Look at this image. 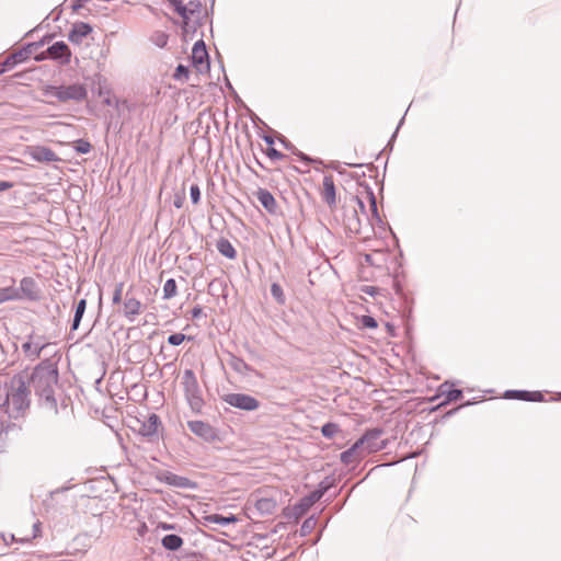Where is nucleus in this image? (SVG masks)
I'll return each mask as SVG.
<instances>
[{
	"mask_svg": "<svg viewBox=\"0 0 561 561\" xmlns=\"http://www.w3.org/2000/svg\"><path fill=\"white\" fill-rule=\"evenodd\" d=\"M57 381L58 373L50 365L37 366L31 376V382L35 391L47 399L51 396L53 388Z\"/></svg>",
	"mask_w": 561,
	"mask_h": 561,
	"instance_id": "1",
	"label": "nucleus"
},
{
	"mask_svg": "<svg viewBox=\"0 0 561 561\" xmlns=\"http://www.w3.org/2000/svg\"><path fill=\"white\" fill-rule=\"evenodd\" d=\"M30 390L26 385V376L19 374L11 379L10 389L7 394V403L13 410L20 412L28 405Z\"/></svg>",
	"mask_w": 561,
	"mask_h": 561,
	"instance_id": "2",
	"label": "nucleus"
},
{
	"mask_svg": "<svg viewBox=\"0 0 561 561\" xmlns=\"http://www.w3.org/2000/svg\"><path fill=\"white\" fill-rule=\"evenodd\" d=\"M49 94L57 98L60 102L81 101L87 96V90L82 84L53 87Z\"/></svg>",
	"mask_w": 561,
	"mask_h": 561,
	"instance_id": "3",
	"label": "nucleus"
},
{
	"mask_svg": "<svg viewBox=\"0 0 561 561\" xmlns=\"http://www.w3.org/2000/svg\"><path fill=\"white\" fill-rule=\"evenodd\" d=\"M381 431H368L356 444L360 449L359 456H367L385 448V443L380 439Z\"/></svg>",
	"mask_w": 561,
	"mask_h": 561,
	"instance_id": "4",
	"label": "nucleus"
},
{
	"mask_svg": "<svg viewBox=\"0 0 561 561\" xmlns=\"http://www.w3.org/2000/svg\"><path fill=\"white\" fill-rule=\"evenodd\" d=\"M354 201L359 207L362 214L367 218H378L376 197L371 191L365 188L362 195H357Z\"/></svg>",
	"mask_w": 561,
	"mask_h": 561,
	"instance_id": "5",
	"label": "nucleus"
},
{
	"mask_svg": "<svg viewBox=\"0 0 561 561\" xmlns=\"http://www.w3.org/2000/svg\"><path fill=\"white\" fill-rule=\"evenodd\" d=\"M224 401L231 407L245 411L256 410L260 405L255 398L244 393H228L224 397Z\"/></svg>",
	"mask_w": 561,
	"mask_h": 561,
	"instance_id": "6",
	"label": "nucleus"
},
{
	"mask_svg": "<svg viewBox=\"0 0 561 561\" xmlns=\"http://www.w3.org/2000/svg\"><path fill=\"white\" fill-rule=\"evenodd\" d=\"M192 64L197 72L209 70L208 53L203 41L196 42L192 48Z\"/></svg>",
	"mask_w": 561,
	"mask_h": 561,
	"instance_id": "7",
	"label": "nucleus"
},
{
	"mask_svg": "<svg viewBox=\"0 0 561 561\" xmlns=\"http://www.w3.org/2000/svg\"><path fill=\"white\" fill-rule=\"evenodd\" d=\"M145 305L134 296L126 295L123 305L122 313L128 321H134L136 317L142 313Z\"/></svg>",
	"mask_w": 561,
	"mask_h": 561,
	"instance_id": "8",
	"label": "nucleus"
},
{
	"mask_svg": "<svg viewBox=\"0 0 561 561\" xmlns=\"http://www.w3.org/2000/svg\"><path fill=\"white\" fill-rule=\"evenodd\" d=\"M25 153L37 162H56L59 161L57 154L45 146H30L25 149Z\"/></svg>",
	"mask_w": 561,
	"mask_h": 561,
	"instance_id": "9",
	"label": "nucleus"
},
{
	"mask_svg": "<svg viewBox=\"0 0 561 561\" xmlns=\"http://www.w3.org/2000/svg\"><path fill=\"white\" fill-rule=\"evenodd\" d=\"M320 195L331 209H334L336 207V190L334 179L332 175H325L323 178L322 186L320 188Z\"/></svg>",
	"mask_w": 561,
	"mask_h": 561,
	"instance_id": "10",
	"label": "nucleus"
},
{
	"mask_svg": "<svg viewBox=\"0 0 561 561\" xmlns=\"http://www.w3.org/2000/svg\"><path fill=\"white\" fill-rule=\"evenodd\" d=\"M440 397H444V400L438 404V407L459 400L462 397V391L459 389H453L451 385L445 382L440 385V387L438 388V394L434 397L432 400H435L436 398Z\"/></svg>",
	"mask_w": 561,
	"mask_h": 561,
	"instance_id": "11",
	"label": "nucleus"
},
{
	"mask_svg": "<svg viewBox=\"0 0 561 561\" xmlns=\"http://www.w3.org/2000/svg\"><path fill=\"white\" fill-rule=\"evenodd\" d=\"M255 196L257 201L262 204V206L268 211L270 214L274 215L277 213V202L275 197L265 188H259L255 192Z\"/></svg>",
	"mask_w": 561,
	"mask_h": 561,
	"instance_id": "12",
	"label": "nucleus"
},
{
	"mask_svg": "<svg viewBox=\"0 0 561 561\" xmlns=\"http://www.w3.org/2000/svg\"><path fill=\"white\" fill-rule=\"evenodd\" d=\"M171 5L174 7L176 13L183 19V30L186 31L191 15L195 12V9H197L198 5L193 2H190L188 5H184L182 0H176V2H173Z\"/></svg>",
	"mask_w": 561,
	"mask_h": 561,
	"instance_id": "13",
	"label": "nucleus"
},
{
	"mask_svg": "<svg viewBox=\"0 0 561 561\" xmlns=\"http://www.w3.org/2000/svg\"><path fill=\"white\" fill-rule=\"evenodd\" d=\"M47 54L54 59L64 58L65 62H69L71 56L69 47L64 42H56L49 46L47 48Z\"/></svg>",
	"mask_w": 561,
	"mask_h": 561,
	"instance_id": "14",
	"label": "nucleus"
},
{
	"mask_svg": "<svg viewBox=\"0 0 561 561\" xmlns=\"http://www.w3.org/2000/svg\"><path fill=\"white\" fill-rule=\"evenodd\" d=\"M92 32L89 24L80 22L76 23L69 33V41L76 44H80L82 38L88 36Z\"/></svg>",
	"mask_w": 561,
	"mask_h": 561,
	"instance_id": "15",
	"label": "nucleus"
},
{
	"mask_svg": "<svg viewBox=\"0 0 561 561\" xmlns=\"http://www.w3.org/2000/svg\"><path fill=\"white\" fill-rule=\"evenodd\" d=\"M158 426H159V417H158V415L151 414L148 417V421L142 424V426L140 427L139 432L144 436H152V435L157 434Z\"/></svg>",
	"mask_w": 561,
	"mask_h": 561,
	"instance_id": "16",
	"label": "nucleus"
},
{
	"mask_svg": "<svg viewBox=\"0 0 561 561\" xmlns=\"http://www.w3.org/2000/svg\"><path fill=\"white\" fill-rule=\"evenodd\" d=\"M217 250L228 259H236L237 251L228 239L221 238L217 241Z\"/></svg>",
	"mask_w": 561,
	"mask_h": 561,
	"instance_id": "17",
	"label": "nucleus"
},
{
	"mask_svg": "<svg viewBox=\"0 0 561 561\" xmlns=\"http://www.w3.org/2000/svg\"><path fill=\"white\" fill-rule=\"evenodd\" d=\"M255 507L262 514L271 515L276 511L277 504L272 499L263 497L255 502Z\"/></svg>",
	"mask_w": 561,
	"mask_h": 561,
	"instance_id": "18",
	"label": "nucleus"
},
{
	"mask_svg": "<svg viewBox=\"0 0 561 561\" xmlns=\"http://www.w3.org/2000/svg\"><path fill=\"white\" fill-rule=\"evenodd\" d=\"M21 298L22 296L20 290L13 286L0 289V305L8 301L19 300Z\"/></svg>",
	"mask_w": 561,
	"mask_h": 561,
	"instance_id": "19",
	"label": "nucleus"
},
{
	"mask_svg": "<svg viewBox=\"0 0 561 561\" xmlns=\"http://www.w3.org/2000/svg\"><path fill=\"white\" fill-rule=\"evenodd\" d=\"M187 426L191 432L203 437L209 435L211 431L210 426L203 421H190Z\"/></svg>",
	"mask_w": 561,
	"mask_h": 561,
	"instance_id": "20",
	"label": "nucleus"
},
{
	"mask_svg": "<svg viewBox=\"0 0 561 561\" xmlns=\"http://www.w3.org/2000/svg\"><path fill=\"white\" fill-rule=\"evenodd\" d=\"M263 140L265 141L266 144V149L264 150L265 154L272 159V160H280L283 159L285 156L278 151L277 149H275L274 147V139L273 137L271 136H264L263 137Z\"/></svg>",
	"mask_w": 561,
	"mask_h": 561,
	"instance_id": "21",
	"label": "nucleus"
},
{
	"mask_svg": "<svg viewBox=\"0 0 561 561\" xmlns=\"http://www.w3.org/2000/svg\"><path fill=\"white\" fill-rule=\"evenodd\" d=\"M162 546L168 550H179L183 546V539L178 535H167L162 538Z\"/></svg>",
	"mask_w": 561,
	"mask_h": 561,
	"instance_id": "22",
	"label": "nucleus"
},
{
	"mask_svg": "<svg viewBox=\"0 0 561 561\" xmlns=\"http://www.w3.org/2000/svg\"><path fill=\"white\" fill-rule=\"evenodd\" d=\"M360 449L355 443L350 449L343 451L341 454V460L344 463H351L357 459L364 458V456H359Z\"/></svg>",
	"mask_w": 561,
	"mask_h": 561,
	"instance_id": "23",
	"label": "nucleus"
},
{
	"mask_svg": "<svg viewBox=\"0 0 561 561\" xmlns=\"http://www.w3.org/2000/svg\"><path fill=\"white\" fill-rule=\"evenodd\" d=\"M204 519L207 523H215V524H221V525L233 524V523L238 522V518L232 514H230L229 516L211 514V515L205 516Z\"/></svg>",
	"mask_w": 561,
	"mask_h": 561,
	"instance_id": "24",
	"label": "nucleus"
},
{
	"mask_svg": "<svg viewBox=\"0 0 561 561\" xmlns=\"http://www.w3.org/2000/svg\"><path fill=\"white\" fill-rule=\"evenodd\" d=\"M178 294V286L173 278L168 279L163 285V298L171 299Z\"/></svg>",
	"mask_w": 561,
	"mask_h": 561,
	"instance_id": "25",
	"label": "nucleus"
},
{
	"mask_svg": "<svg viewBox=\"0 0 561 561\" xmlns=\"http://www.w3.org/2000/svg\"><path fill=\"white\" fill-rule=\"evenodd\" d=\"M85 307H87V301L85 299H81L78 305H77V308H76V313H75V318H73V323H72V329L73 330H77L78 327H79V323L81 321V318L85 311Z\"/></svg>",
	"mask_w": 561,
	"mask_h": 561,
	"instance_id": "26",
	"label": "nucleus"
},
{
	"mask_svg": "<svg viewBox=\"0 0 561 561\" xmlns=\"http://www.w3.org/2000/svg\"><path fill=\"white\" fill-rule=\"evenodd\" d=\"M20 287H21V290L24 291L27 297H31V298L34 297L33 289L35 287V282L33 278L24 277L23 279H21Z\"/></svg>",
	"mask_w": 561,
	"mask_h": 561,
	"instance_id": "27",
	"label": "nucleus"
},
{
	"mask_svg": "<svg viewBox=\"0 0 561 561\" xmlns=\"http://www.w3.org/2000/svg\"><path fill=\"white\" fill-rule=\"evenodd\" d=\"M271 294L279 305L285 304V295L282 286L277 283L271 285Z\"/></svg>",
	"mask_w": 561,
	"mask_h": 561,
	"instance_id": "28",
	"label": "nucleus"
},
{
	"mask_svg": "<svg viewBox=\"0 0 561 561\" xmlns=\"http://www.w3.org/2000/svg\"><path fill=\"white\" fill-rule=\"evenodd\" d=\"M321 432L323 436L332 438L339 432V426L334 423H327L322 426Z\"/></svg>",
	"mask_w": 561,
	"mask_h": 561,
	"instance_id": "29",
	"label": "nucleus"
},
{
	"mask_svg": "<svg viewBox=\"0 0 561 561\" xmlns=\"http://www.w3.org/2000/svg\"><path fill=\"white\" fill-rule=\"evenodd\" d=\"M73 147L79 153H88L91 150V144L83 139L75 141Z\"/></svg>",
	"mask_w": 561,
	"mask_h": 561,
	"instance_id": "30",
	"label": "nucleus"
},
{
	"mask_svg": "<svg viewBox=\"0 0 561 561\" xmlns=\"http://www.w3.org/2000/svg\"><path fill=\"white\" fill-rule=\"evenodd\" d=\"M360 323L366 329H376L378 327L377 321L370 316H363L360 318Z\"/></svg>",
	"mask_w": 561,
	"mask_h": 561,
	"instance_id": "31",
	"label": "nucleus"
},
{
	"mask_svg": "<svg viewBox=\"0 0 561 561\" xmlns=\"http://www.w3.org/2000/svg\"><path fill=\"white\" fill-rule=\"evenodd\" d=\"M186 340V336L182 333H174V334H171L169 337H168V342L171 344V345H180L181 343H183L184 341Z\"/></svg>",
	"mask_w": 561,
	"mask_h": 561,
	"instance_id": "32",
	"label": "nucleus"
},
{
	"mask_svg": "<svg viewBox=\"0 0 561 561\" xmlns=\"http://www.w3.org/2000/svg\"><path fill=\"white\" fill-rule=\"evenodd\" d=\"M191 198H192V202L193 204H198L199 202V198H201V190L198 187V185L194 184L191 186Z\"/></svg>",
	"mask_w": 561,
	"mask_h": 561,
	"instance_id": "33",
	"label": "nucleus"
},
{
	"mask_svg": "<svg viewBox=\"0 0 561 561\" xmlns=\"http://www.w3.org/2000/svg\"><path fill=\"white\" fill-rule=\"evenodd\" d=\"M123 294V283L116 285L114 294H113V304H119L122 301Z\"/></svg>",
	"mask_w": 561,
	"mask_h": 561,
	"instance_id": "34",
	"label": "nucleus"
},
{
	"mask_svg": "<svg viewBox=\"0 0 561 561\" xmlns=\"http://www.w3.org/2000/svg\"><path fill=\"white\" fill-rule=\"evenodd\" d=\"M535 396L540 397V393H538V392H534V393H530V392H518L517 398L518 399H523V400H536Z\"/></svg>",
	"mask_w": 561,
	"mask_h": 561,
	"instance_id": "35",
	"label": "nucleus"
},
{
	"mask_svg": "<svg viewBox=\"0 0 561 561\" xmlns=\"http://www.w3.org/2000/svg\"><path fill=\"white\" fill-rule=\"evenodd\" d=\"M13 187V183L7 181H0V192L7 191Z\"/></svg>",
	"mask_w": 561,
	"mask_h": 561,
	"instance_id": "36",
	"label": "nucleus"
},
{
	"mask_svg": "<svg viewBox=\"0 0 561 561\" xmlns=\"http://www.w3.org/2000/svg\"><path fill=\"white\" fill-rule=\"evenodd\" d=\"M182 73L187 75V69L184 66L179 65L174 76H175V78H179L180 75H182Z\"/></svg>",
	"mask_w": 561,
	"mask_h": 561,
	"instance_id": "37",
	"label": "nucleus"
},
{
	"mask_svg": "<svg viewBox=\"0 0 561 561\" xmlns=\"http://www.w3.org/2000/svg\"><path fill=\"white\" fill-rule=\"evenodd\" d=\"M158 528L162 529V530H172L174 529V525H171V524H167V523H160L158 525Z\"/></svg>",
	"mask_w": 561,
	"mask_h": 561,
	"instance_id": "38",
	"label": "nucleus"
},
{
	"mask_svg": "<svg viewBox=\"0 0 561 561\" xmlns=\"http://www.w3.org/2000/svg\"><path fill=\"white\" fill-rule=\"evenodd\" d=\"M364 293L368 294V295H374L376 293V288L373 287V286H366L364 289H363Z\"/></svg>",
	"mask_w": 561,
	"mask_h": 561,
	"instance_id": "39",
	"label": "nucleus"
},
{
	"mask_svg": "<svg viewBox=\"0 0 561 561\" xmlns=\"http://www.w3.org/2000/svg\"><path fill=\"white\" fill-rule=\"evenodd\" d=\"M199 312H201V310H199V309H194V310H193V316H194V317H197Z\"/></svg>",
	"mask_w": 561,
	"mask_h": 561,
	"instance_id": "40",
	"label": "nucleus"
},
{
	"mask_svg": "<svg viewBox=\"0 0 561 561\" xmlns=\"http://www.w3.org/2000/svg\"><path fill=\"white\" fill-rule=\"evenodd\" d=\"M185 375H186V376H190V377H193V373H192L191 370H186V371H185Z\"/></svg>",
	"mask_w": 561,
	"mask_h": 561,
	"instance_id": "41",
	"label": "nucleus"
},
{
	"mask_svg": "<svg viewBox=\"0 0 561 561\" xmlns=\"http://www.w3.org/2000/svg\"><path fill=\"white\" fill-rule=\"evenodd\" d=\"M23 348H24L25 351H27V350L30 348V344H28V343L24 344V345H23Z\"/></svg>",
	"mask_w": 561,
	"mask_h": 561,
	"instance_id": "42",
	"label": "nucleus"
},
{
	"mask_svg": "<svg viewBox=\"0 0 561 561\" xmlns=\"http://www.w3.org/2000/svg\"><path fill=\"white\" fill-rule=\"evenodd\" d=\"M366 261L370 262V255H366Z\"/></svg>",
	"mask_w": 561,
	"mask_h": 561,
	"instance_id": "43",
	"label": "nucleus"
},
{
	"mask_svg": "<svg viewBox=\"0 0 561 561\" xmlns=\"http://www.w3.org/2000/svg\"><path fill=\"white\" fill-rule=\"evenodd\" d=\"M175 206H176V207H181L180 202H176V203H175Z\"/></svg>",
	"mask_w": 561,
	"mask_h": 561,
	"instance_id": "44",
	"label": "nucleus"
},
{
	"mask_svg": "<svg viewBox=\"0 0 561 561\" xmlns=\"http://www.w3.org/2000/svg\"><path fill=\"white\" fill-rule=\"evenodd\" d=\"M170 2V4H172L173 2H176V0H168Z\"/></svg>",
	"mask_w": 561,
	"mask_h": 561,
	"instance_id": "45",
	"label": "nucleus"
}]
</instances>
